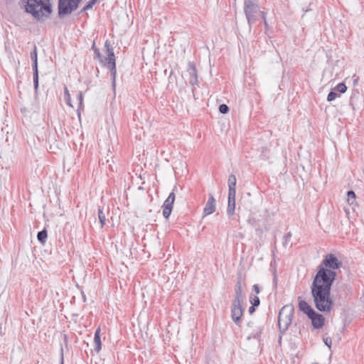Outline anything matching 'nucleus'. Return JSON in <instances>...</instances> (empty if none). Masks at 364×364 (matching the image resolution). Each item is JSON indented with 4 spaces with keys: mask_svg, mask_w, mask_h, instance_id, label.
Instances as JSON below:
<instances>
[{
    "mask_svg": "<svg viewBox=\"0 0 364 364\" xmlns=\"http://www.w3.org/2000/svg\"><path fill=\"white\" fill-rule=\"evenodd\" d=\"M333 282L326 274L315 275L311 291L315 307L321 312H330L333 306L331 289Z\"/></svg>",
    "mask_w": 364,
    "mask_h": 364,
    "instance_id": "obj_1",
    "label": "nucleus"
},
{
    "mask_svg": "<svg viewBox=\"0 0 364 364\" xmlns=\"http://www.w3.org/2000/svg\"><path fill=\"white\" fill-rule=\"evenodd\" d=\"M25 11L38 22L49 18L53 9L50 0H26Z\"/></svg>",
    "mask_w": 364,
    "mask_h": 364,
    "instance_id": "obj_2",
    "label": "nucleus"
},
{
    "mask_svg": "<svg viewBox=\"0 0 364 364\" xmlns=\"http://www.w3.org/2000/svg\"><path fill=\"white\" fill-rule=\"evenodd\" d=\"M342 265V262L334 254H327L318 266L316 275L324 274L331 279V282H333L336 277V269H340Z\"/></svg>",
    "mask_w": 364,
    "mask_h": 364,
    "instance_id": "obj_3",
    "label": "nucleus"
},
{
    "mask_svg": "<svg viewBox=\"0 0 364 364\" xmlns=\"http://www.w3.org/2000/svg\"><path fill=\"white\" fill-rule=\"evenodd\" d=\"M294 312V308L291 304L284 306L279 311L278 325L281 332H285L291 325Z\"/></svg>",
    "mask_w": 364,
    "mask_h": 364,
    "instance_id": "obj_4",
    "label": "nucleus"
},
{
    "mask_svg": "<svg viewBox=\"0 0 364 364\" xmlns=\"http://www.w3.org/2000/svg\"><path fill=\"white\" fill-rule=\"evenodd\" d=\"M105 48L106 53L107 54V58H103V63L107 62L110 70V74L112 79V87L114 89L116 85V60L115 55L113 51V48L112 47L110 42L109 40H107L105 43Z\"/></svg>",
    "mask_w": 364,
    "mask_h": 364,
    "instance_id": "obj_5",
    "label": "nucleus"
},
{
    "mask_svg": "<svg viewBox=\"0 0 364 364\" xmlns=\"http://www.w3.org/2000/svg\"><path fill=\"white\" fill-rule=\"evenodd\" d=\"M82 0H59L58 16L62 18L76 10Z\"/></svg>",
    "mask_w": 364,
    "mask_h": 364,
    "instance_id": "obj_6",
    "label": "nucleus"
},
{
    "mask_svg": "<svg viewBox=\"0 0 364 364\" xmlns=\"http://www.w3.org/2000/svg\"><path fill=\"white\" fill-rule=\"evenodd\" d=\"M242 302L232 301L230 306V316L233 322L238 326H240L242 323L241 317L244 313V308L242 307Z\"/></svg>",
    "mask_w": 364,
    "mask_h": 364,
    "instance_id": "obj_7",
    "label": "nucleus"
},
{
    "mask_svg": "<svg viewBox=\"0 0 364 364\" xmlns=\"http://www.w3.org/2000/svg\"><path fill=\"white\" fill-rule=\"evenodd\" d=\"M30 56L32 61V69L33 73V87L35 92H37L39 85V77L38 70V52L36 45L33 46V49L31 52Z\"/></svg>",
    "mask_w": 364,
    "mask_h": 364,
    "instance_id": "obj_8",
    "label": "nucleus"
},
{
    "mask_svg": "<svg viewBox=\"0 0 364 364\" xmlns=\"http://www.w3.org/2000/svg\"><path fill=\"white\" fill-rule=\"evenodd\" d=\"M244 11L250 27L258 20L263 12L260 11L258 4H255L252 7L244 8Z\"/></svg>",
    "mask_w": 364,
    "mask_h": 364,
    "instance_id": "obj_9",
    "label": "nucleus"
},
{
    "mask_svg": "<svg viewBox=\"0 0 364 364\" xmlns=\"http://www.w3.org/2000/svg\"><path fill=\"white\" fill-rule=\"evenodd\" d=\"M176 189V187L173 189V191L169 194L166 200L164 201L162 208H163V215L165 218H168L170 216L172 209L173 203L175 201V193L174 191Z\"/></svg>",
    "mask_w": 364,
    "mask_h": 364,
    "instance_id": "obj_10",
    "label": "nucleus"
},
{
    "mask_svg": "<svg viewBox=\"0 0 364 364\" xmlns=\"http://www.w3.org/2000/svg\"><path fill=\"white\" fill-rule=\"evenodd\" d=\"M235 195L236 187H228V203L227 208V213L229 216H232L235 213Z\"/></svg>",
    "mask_w": 364,
    "mask_h": 364,
    "instance_id": "obj_11",
    "label": "nucleus"
},
{
    "mask_svg": "<svg viewBox=\"0 0 364 364\" xmlns=\"http://www.w3.org/2000/svg\"><path fill=\"white\" fill-rule=\"evenodd\" d=\"M308 317L311 320V324L316 329H319L324 325V317L316 311Z\"/></svg>",
    "mask_w": 364,
    "mask_h": 364,
    "instance_id": "obj_12",
    "label": "nucleus"
},
{
    "mask_svg": "<svg viewBox=\"0 0 364 364\" xmlns=\"http://www.w3.org/2000/svg\"><path fill=\"white\" fill-rule=\"evenodd\" d=\"M215 210V200L212 194L209 195L208 200L203 209V215L206 216L213 213Z\"/></svg>",
    "mask_w": 364,
    "mask_h": 364,
    "instance_id": "obj_13",
    "label": "nucleus"
},
{
    "mask_svg": "<svg viewBox=\"0 0 364 364\" xmlns=\"http://www.w3.org/2000/svg\"><path fill=\"white\" fill-rule=\"evenodd\" d=\"M299 309L307 316H311L315 311V310L304 300H299Z\"/></svg>",
    "mask_w": 364,
    "mask_h": 364,
    "instance_id": "obj_14",
    "label": "nucleus"
},
{
    "mask_svg": "<svg viewBox=\"0 0 364 364\" xmlns=\"http://www.w3.org/2000/svg\"><path fill=\"white\" fill-rule=\"evenodd\" d=\"M245 299V294L243 292L242 287L239 285L235 286V298L232 301L243 303Z\"/></svg>",
    "mask_w": 364,
    "mask_h": 364,
    "instance_id": "obj_15",
    "label": "nucleus"
},
{
    "mask_svg": "<svg viewBox=\"0 0 364 364\" xmlns=\"http://www.w3.org/2000/svg\"><path fill=\"white\" fill-rule=\"evenodd\" d=\"M100 333V328H97L95 331V336H94V343L95 345V350H96V352H99L102 348V342H101Z\"/></svg>",
    "mask_w": 364,
    "mask_h": 364,
    "instance_id": "obj_16",
    "label": "nucleus"
},
{
    "mask_svg": "<svg viewBox=\"0 0 364 364\" xmlns=\"http://www.w3.org/2000/svg\"><path fill=\"white\" fill-rule=\"evenodd\" d=\"M347 196V202L350 205H356V196L353 191H348Z\"/></svg>",
    "mask_w": 364,
    "mask_h": 364,
    "instance_id": "obj_17",
    "label": "nucleus"
},
{
    "mask_svg": "<svg viewBox=\"0 0 364 364\" xmlns=\"http://www.w3.org/2000/svg\"><path fill=\"white\" fill-rule=\"evenodd\" d=\"M188 73L189 74V76L190 77H198V75H197V70H196V68L195 66V65L191 63V62H189L188 63Z\"/></svg>",
    "mask_w": 364,
    "mask_h": 364,
    "instance_id": "obj_18",
    "label": "nucleus"
},
{
    "mask_svg": "<svg viewBox=\"0 0 364 364\" xmlns=\"http://www.w3.org/2000/svg\"><path fill=\"white\" fill-rule=\"evenodd\" d=\"M48 237V232L46 229L38 232L37 238L38 240L41 243L44 244Z\"/></svg>",
    "mask_w": 364,
    "mask_h": 364,
    "instance_id": "obj_19",
    "label": "nucleus"
},
{
    "mask_svg": "<svg viewBox=\"0 0 364 364\" xmlns=\"http://www.w3.org/2000/svg\"><path fill=\"white\" fill-rule=\"evenodd\" d=\"M92 50L94 51V58L98 59L101 63H103V58L100 52V50L96 47L95 42L94 41L92 45Z\"/></svg>",
    "mask_w": 364,
    "mask_h": 364,
    "instance_id": "obj_20",
    "label": "nucleus"
},
{
    "mask_svg": "<svg viewBox=\"0 0 364 364\" xmlns=\"http://www.w3.org/2000/svg\"><path fill=\"white\" fill-rule=\"evenodd\" d=\"M98 218L101 224V228H102L105 225L106 216L102 210V208H101L100 207L98 208Z\"/></svg>",
    "mask_w": 364,
    "mask_h": 364,
    "instance_id": "obj_21",
    "label": "nucleus"
},
{
    "mask_svg": "<svg viewBox=\"0 0 364 364\" xmlns=\"http://www.w3.org/2000/svg\"><path fill=\"white\" fill-rule=\"evenodd\" d=\"M77 100L79 102V105L77 107L78 117H80V110L83 108V105H82L83 95H82V92L81 91H79L77 92Z\"/></svg>",
    "mask_w": 364,
    "mask_h": 364,
    "instance_id": "obj_22",
    "label": "nucleus"
},
{
    "mask_svg": "<svg viewBox=\"0 0 364 364\" xmlns=\"http://www.w3.org/2000/svg\"><path fill=\"white\" fill-rule=\"evenodd\" d=\"M333 90L336 92H338L340 93H344L347 90V87L344 82H340L336 85V87Z\"/></svg>",
    "mask_w": 364,
    "mask_h": 364,
    "instance_id": "obj_23",
    "label": "nucleus"
},
{
    "mask_svg": "<svg viewBox=\"0 0 364 364\" xmlns=\"http://www.w3.org/2000/svg\"><path fill=\"white\" fill-rule=\"evenodd\" d=\"M250 302L251 304H252L254 306H258L260 304L259 298L253 294H250Z\"/></svg>",
    "mask_w": 364,
    "mask_h": 364,
    "instance_id": "obj_24",
    "label": "nucleus"
},
{
    "mask_svg": "<svg viewBox=\"0 0 364 364\" xmlns=\"http://www.w3.org/2000/svg\"><path fill=\"white\" fill-rule=\"evenodd\" d=\"M97 1L96 0H90L88 1V3L87 4V5H85L82 9L81 11H80L79 14H82L89 9H91L92 8V6L96 4Z\"/></svg>",
    "mask_w": 364,
    "mask_h": 364,
    "instance_id": "obj_25",
    "label": "nucleus"
},
{
    "mask_svg": "<svg viewBox=\"0 0 364 364\" xmlns=\"http://www.w3.org/2000/svg\"><path fill=\"white\" fill-rule=\"evenodd\" d=\"M237 178L235 175L231 173L228 178V187H236Z\"/></svg>",
    "mask_w": 364,
    "mask_h": 364,
    "instance_id": "obj_26",
    "label": "nucleus"
},
{
    "mask_svg": "<svg viewBox=\"0 0 364 364\" xmlns=\"http://www.w3.org/2000/svg\"><path fill=\"white\" fill-rule=\"evenodd\" d=\"M338 96L339 95L333 89H332L327 96V100L328 102H331L336 100Z\"/></svg>",
    "mask_w": 364,
    "mask_h": 364,
    "instance_id": "obj_27",
    "label": "nucleus"
},
{
    "mask_svg": "<svg viewBox=\"0 0 364 364\" xmlns=\"http://www.w3.org/2000/svg\"><path fill=\"white\" fill-rule=\"evenodd\" d=\"M291 238V233L290 232H289L287 234H286L284 237H283V242H282V245L284 247H287L288 244H289V242L290 241Z\"/></svg>",
    "mask_w": 364,
    "mask_h": 364,
    "instance_id": "obj_28",
    "label": "nucleus"
},
{
    "mask_svg": "<svg viewBox=\"0 0 364 364\" xmlns=\"http://www.w3.org/2000/svg\"><path fill=\"white\" fill-rule=\"evenodd\" d=\"M262 328H259L255 332L252 333V334L248 337V339L251 338L259 339L260 338L262 333Z\"/></svg>",
    "mask_w": 364,
    "mask_h": 364,
    "instance_id": "obj_29",
    "label": "nucleus"
},
{
    "mask_svg": "<svg viewBox=\"0 0 364 364\" xmlns=\"http://www.w3.org/2000/svg\"><path fill=\"white\" fill-rule=\"evenodd\" d=\"M262 328H259L255 332L252 333V334L248 337V339L251 338L259 339L260 338L262 333Z\"/></svg>",
    "mask_w": 364,
    "mask_h": 364,
    "instance_id": "obj_30",
    "label": "nucleus"
},
{
    "mask_svg": "<svg viewBox=\"0 0 364 364\" xmlns=\"http://www.w3.org/2000/svg\"><path fill=\"white\" fill-rule=\"evenodd\" d=\"M64 95H65V99L67 102V104L69 106L73 107V105L70 103V95L68 89L66 86H65V87H64Z\"/></svg>",
    "mask_w": 364,
    "mask_h": 364,
    "instance_id": "obj_31",
    "label": "nucleus"
},
{
    "mask_svg": "<svg viewBox=\"0 0 364 364\" xmlns=\"http://www.w3.org/2000/svg\"><path fill=\"white\" fill-rule=\"evenodd\" d=\"M189 83L193 86V88H192V92L193 94V97H195V94H194V92H195V87H194V85H198V77H189Z\"/></svg>",
    "mask_w": 364,
    "mask_h": 364,
    "instance_id": "obj_32",
    "label": "nucleus"
},
{
    "mask_svg": "<svg viewBox=\"0 0 364 364\" xmlns=\"http://www.w3.org/2000/svg\"><path fill=\"white\" fill-rule=\"evenodd\" d=\"M219 112L222 114H227L229 111V107L225 104H222L219 106Z\"/></svg>",
    "mask_w": 364,
    "mask_h": 364,
    "instance_id": "obj_33",
    "label": "nucleus"
},
{
    "mask_svg": "<svg viewBox=\"0 0 364 364\" xmlns=\"http://www.w3.org/2000/svg\"><path fill=\"white\" fill-rule=\"evenodd\" d=\"M257 4L256 0H245L244 8L252 7V6Z\"/></svg>",
    "mask_w": 364,
    "mask_h": 364,
    "instance_id": "obj_34",
    "label": "nucleus"
},
{
    "mask_svg": "<svg viewBox=\"0 0 364 364\" xmlns=\"http://www.w3.org/2000/svg\"><path fill=\"white\" fill-rule=\"evenodd\" d=\"M323 341L325 345H326L328 348H331V344H332V340H331V337L324 336L323 338Z\"/></svg>",
    "mask_w": 364,
    "mask_h": 364,
    "instance_id": "obj_35",
    "label": "nucleus"
},
{
    "mask_svg": "<svg viewBox=\"0 0 364 364\" xmlns=\"http://www.w3.org/2000/svg\"><path fill=\"white\" fill-rule=\"evenodd\" d=\"M242 282H243V279H242V274L240 273L237 274V282H236L235 285H239L240 287H242Z\"/></svg>",
    "mask_w": 364,
    "mask_h": 364,
    "instance_id": "obj_36",
    "label": "nucleus"
},
{
    "mask_svg": "<svg viewBox=\"0 0 364 364\" xmlns=\"http://www.w3.org/2000/svg\"><path fill=\"white\" fill-rule=\"evenodd\" d=\"M252 291L255 292V294H259L260 292L259 287L257 284H254L252 286Z\"/></svg>",
    "mask_w": 364,
    "mask_h": 364,
    "instance_id": "obj_37",
    "label": "nucleus"
},
{
    "mask_svg": "<svg viewBox=\"0 0 364 364\" xmlns=\"http://www.w3.org/2000/svg\"><path fill=\"white\" fill-rule=\"evenodd\" d=\"M260 16L263 19L264 24L265 27H267V21H266V13L265 12H262V15Z\"/></svg>",
    "mask_w": 364,
    "mask_h": 364,
    "instance_id": "obj_38",
    "label": "nucleus"
},
{
    "mask_svg": "<svg viewBox=\"0 0 364 364\" xmlns=\"http://www.w3.org/2000/svg\"><path fill=\"white\" fill-rule=\"evenodd\" d=\"M255 307L252 304L251 306L249 307L248 311L250 314H253L255 311Z\"/></svg>",
    "mask_w": 364,
    "mask_h": 364,
    "instance_id": "obj_39",
    "label": "nucleus"
},
{
    "mask_svg": "<svg viewBox=\"0 0 364 364\" xmlns=\"http://www.w3.org/2000/svg\"><path fill=\"white\" fill-rule=\"evenodd\" d=\"M60 364H64V360H63V352L61 353V357H60Z\"/></svg>",
    "mask_w": 364,
    "mask_h": 364,
    "instance_id": "obj_40",
    "label": "nucleus"
},
{
    "mask_svg": "<svg viewBox=\"0 0 364 364\" xmlns=\"http://www.w3.org/2000/svg\"><path fill=\"white\" fill-rule=\"evenodd\" d=\"M267 148L266 147H262V154L264 155L265 151H267Z\"/></svg>",
    "mask_w": 364,
    "mask_h": 364,
    "instance_id": "obj_41",
    "label": "nucleus"
},
{
    "mask_svg": "<svg viewBox=\"0 0 364 364\" xmlns=\"http://www.w3.org/2000/svg\"><path fill=\"white\" fill-rule=\"evenodd\" d=\"M274 282L275 284V286H277V275L274 274Z\"/></svg>",
    "mask_w": 364,
    "mask_h": 364,
    "instance_id": "obj_42",
    "label": "nucleus"
},
{
    "mask_svg": "<svg viewBox=\"0 0 364 364\" xmlns=\"http://www.w3.org/2000/svg\"><path fill=\"white\" fill-rule=\"evenodd\" d=\"M358 77H356V78H355V79H354V80H353V81H354V83H355V82L358 81Z\"/></svg>",
    "mask_w": 364,
    "mask_h": 364,
    "instance_id": "obj_43",
    "label": "nucleus"
},
{
    "mask_svg": "<svg viewBox=\"0 0 364 364\" xmlns=\"http://www.w3.org/2000/svg\"><path fill=\"white\" fill-rule=\"evenodd\" d=\"M96 1H97L98 0H96Z\"/></svg>",
    "mask_w": 364,
    "mask_h": 364,
    "instance_id": "obj_44",
    "label": "nucleus"
}]
</instances>
